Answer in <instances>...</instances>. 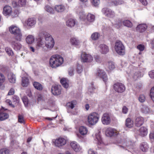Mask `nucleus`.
<instances>
[{"mask_svg": "<svg viewBox=\"0 0 154 154\" xmlns=\"http://www.w3.org/2000/svg\"><path fill=\"white\" fill-rule=\"evenodd\" d=\"M63 59L60 55H54L50 59L49 64L52 68H56L61 66L63 62Z\"/></svg>", "mask_w": 154, "mask_h": 154, "instance_id": "nucleus-1", "label": "nucleus"}, {"mask_svg": "<svg viewBox=\"0 0 154 154\" xmlns=\"http://www.w3.org/2000/svg\"><path fill=\"white\" fill-rule=\"evenodd\" d=\"M42 34L43 35L45 40V46L48 48H52L54 45V42L52 36L49 33L43 32Z\"/></svg>", "mask_w": 154, "mask_h": 154, "instance_id": "nucleus-2", "label": "nucleus"}, {"mask_svg": "<svg viewBox=\"0 0 154 154\" xmlns=\"http://www.w3.org/2000/svg\"><path fill=\"white\" fill-rule=\"evenodd\" d=\"M114 48L116 52L119 54L123 55L125 54V47L121 41L119 40L116 41Z\"/></svg>", "mask_w": 154, "mask_h": 154, "instance_id": "nucleus-3", "label": "nucleus"}, {"mask_svg": "<svg viewBox=\"0 0 154 154\" xmlns=\"http://www.w3.org/2000/svg\"><path fill=\"white\" fill-rule=\"evenodd\" d=\"M87 119L89 124L93 125L98 122L99 119V116L96 112H93L88 115Z\"/></svg>", "mask_w": 154, "mask_h": 154, "instance_id": "nucleus-4", "label": "nucleus"}, {"mask_svg": "<svg viewBox=\"0 0 154 154\" xmlns=\"http://www.w3.org/2000/svg\"><path fill=\"white\" fill-rule=\"evenodd\" d=\"M53 143L56 147L61 148L66 143V140L63 138L59 137L52 140Z\"/></svg>", "mask_w": 154, "mask_h": 154, "instance_id": "nucleus-5", "label": "nucleus"}, {"mask_svg": "<svg viewBox=\"0 0 154 154\" xmlns=\"http://www.w3.org/2000/svg\"><path fill=\"white\" fill-rule=\"evenodd\" d=\"M81 59L83 63H90L93 61V58L91 55L84 52L81 54Z\"/></svg>", "mask_w": 154, "mask_h": 154, "instance_id": "nucleus-6", "label": "nucleus"}, {"mask_svg": "<svg viewBox=\"0 0 154 154\" xmlns=\"http://www.w3.org/2000/svg\"><path fill=\"white\" fill-rule=\"evenodd\" d=\"M113 87L115 91L118 93H122L125 89V85L119 82L116 83L114 84Z\"/></svg>", "mask_w": 154, "mask_h": 154, "instance_id": "nucleus-7", "label": "nucleus"}, {"mask_svg": "<svg viewBox=\"0 0 154 154\" xmlns=\"http://www.w3.org/2000/svg\"><path fill=\"white\" fill-rule=\"evenodd\" d=\"M102 12L105 16L110 17L112 18L114 17L115 13L114 12L107 8H104L102 9Z\"/></svg>", "mask_w": 154, "mask_h": 154, "instance_id": "nucleus-8", "label": "nucleus"}, {"mask_svg": "<svg viewBox=\"0 0 154 154\" xmlns=\"http://www.w3.org/2000/svg\"><path fill=\"white\" fill-rule=\"evenodd\" d=\"M61 87L60 85H55L53 86L51 88V92L55 95H58L61 93Z\"/></svg>", "mask_w": 154, "mask_h": 154, "instance_id": "nucleus-9", "label": "nucleus"}, {"mask_svg": "<svg viewBox=\"0 0 154 154\" xmlns=\"http://www.w3.org/2000/svg\"><path fill=\"white\" fill-rule=\"evenodd\" d=\"M101 121L102 123L105 125L109 124L111 122L110 117L108 113H105L101 118Z\"/></svg>", "mask_w": 154, "mask_h": 154, "instance_id": "nucleus-10", "label": "nucleus"}, {"mask_svg": "<svg viewBox=\"0 0 154 154\" xmlns=\"http://www.w3.org/2000/svg\"><path fill=\"white\" fill-rule=\"evenodd\" d=\"M96 75L99 77L102 78L105 82H106L107 81L108 78L107 75L103 70L100 69L98 70Z\"/></svg>", "mask_w": 154, "mask_h": 154, "instance_id": "nucleus-11", "label": "nucleus"}, {"mask_svg": "<svg viewBox=\"0 0 154 154\" xmlns=\"http://www.w3.org/2000/svg\"><path fill=\"white\" fill-rule=\"evenodd\" d=\"M36 20L33 18H29L25 22V24L29 27H31L34 26L36 23Z\"/></svg>", "mask_w": 154, "mask_h": 154, "instance_id": "nucleus-12", "label": "nucleus"}, {"mask_svg": "<svg viewBox=\"0 0 154 154\" xmlns=\"http://www.w3.org/2000/svg\"><path fill=\"white\" fill-rule=\"evenodd\" d=\"M144 122L143 118L141 116H138L136 117L135 124L137 127H139L143 124Z\"/></svg>", "mask_w": 154, "mask_h": 154, "instance_id": "nucleus-13", "label": "nucleus"}, {"mask_svg": "<svg viewBox=\"0 0 154 154\" xmlns=\"http://www.w3.org/2000/svg\"><path fill=\"white\" fill-rule=\"evenodd\" d=\"M26 0H19L18 2L13 1L12 4L14 7L23 6L26 4Z\"/></svg>", "mask_w": 154, "mask_h": 154, "instance_id": "nucleus-14", "label": "nucleus"}, {"mask_svg": "<svg viewBox=\"0 0 154 154\" xmlns=\"http://www.w3.org/2000/svg\"><path fill=\"white\" fill-rule=\"evenodd\" d=\"M9 30L11 34L14 35L16 34V33L21 32L20 29L18 27L14 25L11 26L9 28Z\"/></svg>", "mask_w": 154, "mask_h": 154, "instance_id": "nucleus-15", "label": "nucleus"}, {"mask_svg": "<svg viewBox=\"0 0 154 154\" xmlns=\"http://www.w3.org/2000/svg\"><path fill=\"white\" fill-rule=\"evenodd\" d=\"M12 13V8L9 6H5L3 8V13L5 16H9Z\"/></svg>", "mask_w": 154, "mask_h": 154, "instance_id": "nucleus-16", "label": "nucleus"}, {"mask_svg": "<svg viewBox=\"0 0 154 154\" xmlns=\"http://www.w3.org/2000/svg\"><path fill=\"white\" fill-rule=\"evenodd\" d=\"M147 26L146 24H140L138 25L136 28V30L140 32H144L147 29Z\"/></svg>", "mask_w": 154, "mask_h": 154, "instance_id": "nucleus-17", "label": "nucleus"}, {"mask_svg": "<svg viewBox=\"0 0 154 154\" xmlns=\"http://www.w3.org/2000/svg\"><path fill=\"white\" fill-rule=\"evenodd\" d=\"M83 19L85 20L86 19L89 22H93L95 19V16L91 14H88L87 16L84 15L81 16Z\"/></svg>", "mask_w": 154, "mask_h": 154, "instance_id": "nucleus-18", "label": "nucleus"}, {"mask_svg": "<svg viewBox=\"0 0 154 154\" xmlns=\"http://www.w3.org/2000/svg\"><path fill=\"white\" fill-rule=\"evenodd\" d=\"M70 146L76 152H79L81 149L79 145L75 142H72L70 143Z\"/></svg>", "mask_w": 154, "mask_h": 154, "instance_id": "nucleus-19", "label": "nucleus"}, {"mask_svg": "<svg viewBox=\"0 0 154 154\" xmlns=\"http://www.w3.org/2000/svg\"><path fill=\"white\" fill-rule=\"evenodd\" d=\"M100 51L102 54H106L108 52L109 49L108 47L106 45L102 44L99 45Z\"/></svg>", "mask_w": 154, "mask_h": 154, "instance_id": "nucleus-20", "label": "nucleus"}, {"mask_svg": "<svg viewBox=\"0 0 154 154\" xmlns=\"http://www.w3.org/2000/svg\"><path fill=\"white\" fill-rule=\"evenodd\" d=\"M11 45L14 49L16 50H20L22 48L21 45L20 43L15 41H12Z\"/></svg>", "mask_w": 154, "mask_h": 154, "instance_id": "nucleus-21", "label": "nucleus"}, {"mask_svg": "<svg viewBox=\"0 0 154 154\" xmlns=\"http://www.w3.org/2000/svg\"><path fill=\"white\" fill-rule=\"evenodd\" d=\"M8 77L10 82L12 83H14L16 82V78L15 75L12 73H9Z\"/></svg>", "mask_w": 154, "mask_h": 154, "instance_id": "nucleus-22", "label": "nucleus"}, {"mask_svg": "<svg viewBox=\"0 0 154 154\" xmlns=\"http://www.w3.org/2000/svg\"><path fill=\"white\" fill-rule=\"evenodd\" d=\"M26 42L28 44H32L35 41V38L34 36L32 35H29L26 38Z\"/></svg>", "mask_w": 154, "mask_h": 154, "instance_id": "nucleus-23", "label": "nucleus"}, {"mask_svg": "<svg viewBox=\"0 0 154 154\" xmlns=\"http://www.w3.org/2000/svg\"><path fill=\"white\" fill-rule=\"evenodd\" d=\"M60 82L65 88H67L68 87L69 81L66 78H62L60 80Z\"/></svg>", "mask_w": 154, "mask_h": 154, "instance_id": "nucleus-24", "label": "nucleus"}, {"mask_svg": "<svg viewBox=\"0 0 154 154\" xmlns=\"http://www.w3.org/2000/svg\"><path fill=\"white\" fill-rule=\"evenodd\" d=\"M70 42L71 44L73 45H78L80 43V42L79 40L74 37L70 39Z\"/></svg>", "mask_w": 154, "mask_h": 154, "instance_id": "nucleus-25", "label": "nucleus"}, {"mask_svg": "<svg viewBox=\"0 0 154 154\" xmlns=\"http://www.w3.org/2000/svg\"><path fill=\"white\" fill-rule=\"evenodd\" d=\"M29 83V79L27 77H23L22 78L21 84L24 87L27 86Z\"/></svg>", "mask_w": 154, "mask_h": 154, "instance_id": "nucleus-26", "label": "nucleus"}, {"mask_svg": "<svg viewBox=\"0 0 154 154\" xmlns=\"http://www.w3.org/2000/svg\"><path fill=\"white\" fill-rule=\"evenodd\" d=\"M45 47V40L43 39H40L37 42V48H38L39 47Z\"/></svg>", "mask_w": 154, "mask_h": 154, "instance_id": "nucleus-27", "label": "nucleus"}, {"mask_svg": "<svg viewBox=\"0 0 154 154\" xmlns=\"http://www.w3.org/2000/svg\"><path fill=\"white\" fill-rule=\"evenodd\" d=\"M143 76V74L139 71L134 73L133 76V78L134 80H136L140 78Z\"/></svg>", "mask_w": 154, "mask_h": 154, "instance_id": "nucleus-28", "label": "nucleus"}, {"mask_svg": "<svg viewBox=\"0 0 154 154\" xmlns=\"http://www.w3.org/2000/svg\"><path fill=\"white\" fill-rule=\"evenodd\" d=\"M75 24V21L72 19H70L66 22V25L69 27H73Z\"/></svg>", "mask_w": 154, "mask_h": 154, "instance_id": "nucleus-29", "label": "nucleus"}, {"mask_svg": "<svg viewBox=\"0 0 154 154\" xmlns=\"http://www.w3.org/2000/svg\"><path fill=\"white\" fill-rule=\"evenodd\" d=\"M125 125L128 128H131L133 126V122L131 119L128 118L126 120Z\"/></svg>", "mask_w": 154, "mask_h": 154, "instance_id": "nucleus-30", "label": "nucleus"}, {"mask_svg": "<svg viewBox=\"0 0 154 154\" xmlns=\"http://www.w3.org/2000/svg\"><path fill=\"white\" fill-rule=\"evenodd\" d=\"M80 133L82 135H84L86 134L88 132L87 128L84 126H81L79 128Z\"/></svg>", "mask_w": 154, "mask_h": 154, "instance_id": "nucleus-31", "label": "nucleus"}, {"mask_svg": "<svg viewBox=\"0 0 154 154\" xmlns=\"http://www.w3.org/2000/svg\"><path fill=\"white\" fill-rule=\"evenodd\" d=\"M14 35V38L17 41L19 42L21 41L23 36L21 31L17 33H16V34Z\"/></svg>", "mask_w": 154, "mask_h": 154, "instance_id": "nucleus-32", "label": "nucleus"}, {"mask_svg": "<svg viewBox=\"0 0 154 154\" xmlns=\"http://www.w3.org/2000/svg\"><path fill=\"white\" fill-rule=\"evenodd\" d=\"M33 85L35 88L37 90L41 91L43 89L42 85L38 82H35Z\"/></svg>", "mask_w": 154, "mask_h": 154, "instance_id": "nucleus-33", "label": "nucleus"}, {"mask_svg": "<svg viewBox=\"0 0 154 154\" xmlns=\"http://www.w3.org/2000/svg\"><path fill=\"white\" fill-rule=\"evenodd\" d=\"M140 134L142 136H146L147 134V130L146 128L144 127H141L139 130Z\"/></svg>", "mask_w": 154, "mask_h": 154, "instance_id": "nucleus-34", "label": "nucleus"}, {"mask_svg": "<svg viewBox=\"0 0 154 154\" xmlns=\"http://www.w3.org/2000/svg\"><path fill=\"white\" fill-rule=\"evenodd\" d=\"M9 117V115L5 112L0 113V121H3L7 119Z\"/></svg>", "mask_w": 154, "mask_h": 154, "instance_id": "nucleus-35", "label": "nucleus"}, {"mask_svg": "<svg viewBox=\"0 0 154 154\" xmlns=\"http://www.w3.org/2000/svg\"><path fill=\"white\" fill-rule=\"evenodd\" d=\"M122 20L120 19H117L115 21V23H114V25L115 26V27L117 28H120L122 25Z\"/></svg>", "mask_w": 154, "mask_h": 154, "instance_id": "nucleus-36", "label": "nucleus"}, {"mask_svg": "<svg viewBox=\"0 0 154 154\" xmlns=\"http://www.w3.org/2000/svg\"><path fill=\"white\" fill-rule=\"evenodd\" d=\"M106 135L109 136H112L114 133V130L111 128H109L107 129L106 132Z\"/></svg>", "mask_w": 154, "mask_h": 154, "instance_id": "nucleus-37", "label": "nucleus"}, {"mask_svg": "<svg viewBox=\"0 0 154 154\" xmlns=\"http://www.w3.org/2000/svg\"><path fill=\"white\" fill-rule=\"evenodd\" d=\"M76 104V102L75 101H73L71 102H68L67 104V106L68 109H73L75 107V106Z\"/></svg>", "mask_w": 154, "mask_h": 154, "instance_id": "nucleus-38", "label": "nucleus"}, {"mask_svg": "<svg viewBox=\"0 0 154 154\" xmlns=\"http://www.w3.org/2000/svg\"><path fill=\"white\" fill-rule=\"evenodd\" d=\"M55 10L58 12H62L65 9V7L62 5H56L55 7Z\"/></svg>", "mask_w": 154, "mask_h": 154, "instance_id": "nucleus-39", "label": "nucleus"}, {"mask_svg": "<svg viewBox=\"0 0 154 154\" xmlns=\"http://www.w3.org/2000/svg\"><path fill=\"white\" fill-rule=\"evenodd\" d=\"M148 145L146 143H142L140 146V148L143 152H146L148 150Z\"/></svg>", "mask_w": 154, "mask_h": 154, "instance_id": "nucleus-40", "label": "nucleus"}, {"mask_svg": "<svg viewBox=\"0 0 154 154\" xmlns=\"http://www.w3.org/2000/svg\"><path fill=\"white\" fill-rule=\"evenodd\" d=\"M123 25L127 27H131L132 26L131 22L128 20H126L123 21Z\"/></svg>", "mask_w": 154, "mask_h": 154, "instance_id": "nucleus-41", "label": "nucleus"}, {"mask_svg": "<svg viewBox=\"0 0 154 154\" xmlns=\"http://www.w3.org/2000/svg\"><path fill=\"white\" fill-rule=\"evenodd\" d=\"M9 150L6 148L0 149V154H9Z\"/></svg>", "mask_w": 154, "mask_h": 154, "instance_id": "nucleus-42", "label": "nucleus"}, {"mask_svg": "<svg viewBox=\"0 0 154 154\" xmlns=\"http://www.w3.org/2000/svg\"><path fill=\"white\" fill-rule=\"evenodd\" d=\"M108 67L109 70H112L115 68V65L113 62L109 61L108 63Z\"/></svg>", "mask_w": 154, "mask_h": 154, "instance_id": "nucleus-43", "label": "nucleus"}, {"mask_svg": "<svg viewBox=\"0 0 154 154\" xmlns=\"http://www.w3.org/2000/svg\"><path fill=\"white\" fill-rule=\"evenodd\" d=\"M5 50L8 55L12 56L13 55V51L11 48L7 47L5 48Z\"/></svg>", "mask_w": 154, "mask_h": 154, "instance_id": "nucleus-44", "label": "nucleus"}, {"mask_svg": "<svg viewBox=\"0 0 154 154\" xmlns=\"http://www.w3.org/2000/svg\"><path fill=\"white\" fill-rule=\"evenodd\" d=\"M12 101L14 104L18 103L19 102V97L17 96H14L12 98Z\"/></svg>", "mask_w": 154, "mask_h": 154, "instance_id": "nucleus-45", "label": "nucleus"}, {"mask_svg": "<svg viewBox=\"0 0 154 154\" xmlns=\"http://www.w3.org/2000/svg\"><path fill=\"white\" fill-rule=\"evenodd\" d=\"M100 34L97 32H95L92 34L91 36V38L93 40H97L99 38Z\"/></svg>", "mask_w": 154, "mask_h": 154, "instance_id": "nucleus-46", "label": "nucleus"}, {"mask_svg": "<svg viewBox=\"0 0 154 154\" xmlns=\"http://www.w3.org/2000/svg\"><path fill=\"white\" fill-rule=\"evenodd\" d=\"M45 9L47 12L51 13L53 12V9L49 5H46L45 8Z\"/></svg>", "mask_w": 154, "mask_h": 154, "instance_id": "nucleus-47", "label": "nucleus"}, {"mask_svg": "<svg viewBox=\"0 0 154 154\" xmlns=\"http://www.w3.org/2000/svg\"><path fill=\"white\" fill-rule=\"evenodd\" d=\"M77 71L79 73H81L83 71V68L81 65L79 64L77 65Z\"/></svg>", "mask_w": 154, "mask_h": 154, "instance_id": "nucleus-48", "label": "nucleus"}, {"mask_svg": "<svg viewBox=\"0 0 154 154\" xmlns=\"http://www.w3.org/2000/svg\"><path fill=\"white\" fill-rule=\"evenodd\" d=\"M138 100L140 102L143 103L145 101V97L143 95H140L139 97Z\"/></svg>", "mask_w": 154, "mask_h": 154, "instance_id": "nucleus-49", "label": "nucleus"}, {"mask_svg": "<svg viewBox=\"0 0 154 154\" xmlns=\"http://www.w3.org/2000/svg\"><path fill=\"white\" fill-rule=\"evenodd\" d=\"M124 2L122 1H114L112 2V5H117L122 4Z\"/></svg>", "mask_w": 154, "mask_h": 154, "instance_id": "nucleus-50", "label": "nucleus"}, {"mask_svg": "<svg viewBox=\"0 0 154 154\" xmlns=\"http://www.w3.org/2000/svg\"><path fill=\"white\" fill-rule=\"evenodd\" d=\"M23 101L26 106H27L28 103V100L27 97L26 96L23 97L22 98Z\"/></svg>", "mask_w": 154, "mask_h": 154, "instance_id": "nucleus-51", "label": "nucleus"}, {"mask_svg": "<svg viewBox=\"0 0 154 154\" xmlns=\"http://www.w3.org/2000/svg\"><path fill=\"white\" fill-rule=\"evenodd\" d=\"M92 4L94 6H98L100 3L99 0H92Z\"/></svg>", "mask_w": 154, "mask_h": 154, "instance_id": "nucleus-52", "label": "nucleus"}, {"mask_svg": "<svg viewBox=\"0 0 154 154\" xmlns=\"http://www.w3.org/2000/svg\"><path fill=\"white\" fill-rule=\"evenodd\" d=\"M137 48L140 51H142L144 50L145 47L144 45L140 44L137 46Z\"/></svg>", "mask_w": 154, "mask_h": 154, "instance_id": "nucleus-53", "label": "nucleus"}, {"mask_svg": "<svg viewBox=\"0 0 154 154\" xmlns=\"http://www.w3.org/2000/svg\"><path fill=\"white\" fill-rule=\"evenodd\" d=\"M96 138L99 142H101L102 139L99 133L96 134Z\"/></svg>", "mask_w": 154, "mask_h": 154, "instance_id": "nucleus-54", "label": "nucleus"}, {"mask_svg": "<svg viewBox=\"0 0 154 154\" xmlns=\"http://www.w3.org/2000/svg\"><path fill=\"white\" fill-rule=\"evenodd\" d=\"M19 14L18 11L17 10H15L14 13H12V17H15L18 16Z\"/></svg>", "mask_w": 154, "mask_h": 154, "instance_id": "nucleus-55", "label": "nucleus"}, {"mask_svg": "<svg viewBox=\"0 0 154 154\" xmlns=\"http://www.w3.org/2000/svg\"><path fill=\"white\" fill-rule=\"evenodd\" d=\"M18 121L21 123H23L24 122L23 117L22 116H18Z\"/></svg>", "mask_w": 154, "mask_h": 154, "instance_id": "nucleus-56", "label": "nucleus"}, {"mask_svg": "<svg viewBox=\"0 0 154 154\" xmlns=\"http://www.w3.org/2000/svg\"><path fill=\"white\" fill-rule=\"evenodd\" d=\"M149 77L152 79H154V70L150 71L149 72Z\"/></svg>", "mask_w": 154, "mask_h": 154, "instance_id": "nucleus-57", "label": "nucleus"}, {"mask_svg": "<svg viewBox=\"0 0 154 154\" xmlns=\"http://www.w3.org/2000/svg\"><path fill=\"white\" fill-rule=\"evenodd\" d=\"M96 61L98 63H100L101 61V58L98 56H96L95 57Z\"/></svg>", "mask_w": 154, "mask_h": 154, "instance_id": "nucleus-58", "label": "nucleus"}, {"mask_svg": "<svg viewBox=\"0 0 154 154\" xmlns=\"http://www.w3.org/2000/svg\"><path fill=\"white\" fill-rule=\"evenodd\" d=\"M14 90L13 88L11 89L8 92V95H11L14 94Z\"/></svg>", "mask_w": 154, "mask_h": 154, "instance_id": "nucleus-59", "label": "nucleus"}, {"mask_svg": "<svg viewBox=\"0 0 154 154\" xmlns=\"http://www.w3.org/2000/svg\"><path fill=\"white\" fill-rule=\"evenodd\" d=\"M128 109L125 106H124L122 109V112L124 114H126L128 112Z\"/></svg>", "mask_w": 154, "mask_h": 154, "instance_id": "nucleus-60", "label": "nucleus"}, {"mask_svg": "<svg viewBox=\"0 0 154 154\" xmlns=\"http://www.w3.org/2000/svg\"><path fill=\"white\" fill-rule=\"evenodd\" d=\"M5 101L7 103H8L10 106H12L13 107H14V106H14L11 103V101L10 100H9V99Z\"/></svg>", "mask_w": 154, "mask_h": 154, "instance_id": "nucleus-61", "label": "nucleus"}, {"mask_svg": "<svg viewBox=\"0 0 154 154\" xmlns=\"http://www.w3.org/2000/svg\"><path fill=\"white\" fill-rule=\"evenodd\" d=\"M142 4L144 5H146L147 4L146 0H139Z\"/></svg>", "mask_w": 154, "mask_h": 154, "instance_id": "nucleus-62", "label": "nucleus"}, {"mask_svg": "<svg viewBox=\"0 0 154 154\" xmlns=\"http://www.w3.org/2000/svg\"><path fill=\"white\" fill-rule=\"evenodd\" d=\"M73 68H70L69 70V75L71 76L73 75Z\"/></svg>", "mask_w": 154, "mask_h": 154, "instance_id": "nucleus-63", "label": "nucleus"}, {"mask_svg": "<svg viewBox=\"0 0 154 154\" xmlns=\"http://www.w3.org/2000/svg\"><path fill=\"white\" fill-rule=\"evenodd\" d=\"M91 88H92V91L91 90V88H89L88 89V91L91 93L92 92L93 90L96 89V88L94 86V85H92Z\"/></svg>", "mask_w": 154, "mask_h": 154, "instance_id": "nucleus-64", "label": "nucleus"}]
</instances>
